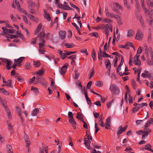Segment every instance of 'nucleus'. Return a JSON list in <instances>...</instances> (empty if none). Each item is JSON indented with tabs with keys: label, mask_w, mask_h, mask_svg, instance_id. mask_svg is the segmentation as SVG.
Segmentation results:
<instances>
[{
	"label": "nucleus",
	"mask_w": 153,
	"mask_h": 153,
	"mask_svg": "<svg viewBox=\"0 0 153 153\" xmlns=\"http://www.w3.org/2000/svg\"><path fill=\"white\" fill-rule=\"evenodd\" d=\"M143 35L142 31L140 29H138L135 36V39L137 40H140L143 39Z\"/></svg>",
	"instance_id": "nucleus-8"
},
{
	"label": "nucleus",
	"mask_w": 153,
	"mask_h": 153,
	"mask_svg": "<svg viewBox=\"0 0 153 153\" xmlns=\"http://www.w3.org/2000/svg\"><path fill=\"white\" fill-rule=\"evenodd\" d=\"M108 18H102V22L103 23H108Z\"/></svg>",
	"instance_id": "nucleus-57"
},
{
	"label": "nucleus",
	"mask_w": 153,
	"mask_h": 153,
	"mask_svg": "<svg viewBox=\"0 0 153 153\" xmlns=\"http://www.w3.org/2000/svg\"><path fill=\"white\" fill-rule=\"evenodd\" d=\"M0 102L1 103L3 106H4V108L6 111L7 112V115L9 117H10V111L8 109L7 107L5 106L4 102L3 100L1 98V96H0Z\"/></svg>",
	"instance_id": "nucleus-9"
},
{
	"label": "nucleus",
	"mask_w": 153,
	"mask_h": 153,
	"mask_svg": "<svg viewBox=\"0 0 153 153\" xmlns=\"http://www.w3.org/2000/svg\"><path fill=\"white\" fill-rule=\"evenodd\" d=\"M114 14L113 13L109 12H107L105 14L106 16L110 17H113Z\"/></svg>",
	"instance_id": "nucleus-51"
},
{
	"label": "nucleus",
	"mask_w": 153,
	"mask_h": 153,
	"mask_svg": "<svg viewBox=\"0 0 153 153\" xmlns=\"http://www.w3.org/2000/svg\"><path fill=\"white\" fill-rule=\"evenodd\" d=\"M134 34V30L130 29L127 32V36L128 37H130L133 36Z\"/></svg>",
	"instance_id": "nucleus-27"
},
{
	"label": "nucleus",
	"mask_w": 153,
	"mask_h": 153,
	"mask_svg": "<svg viewBox=\"0 0 153 153\" xmlns=\"http://www.w3.org/2000/svg\"><path fill=\"white\" fill-rule=\"evenodd\" d=\"M142 51V49L141 47L140 46L137 51V53L136 54V55L140 56V53Z\"/></svg>",
	"instance_id": "nucleus-50"
},
{
	"label": "nucleus",
	"mask_w": 153,
	"mask_h": 153,
	"mask_svg": "<svg viewBox=\"0 0 153 153\" xmlns=\"http://www.w3.org/2000/svg\"><path fill=\"white\" fill-rule=\"evenodd\" d=\"M138 18L139 19L141 24L142 25H143L144 24V21L142 18L141 16L139 15L138 17Z\"/></svg>",
	"instance_id": "nucleus-48"
},
{
	"label": "nucleus",
	"mask_w": 153,
	"mask_h": 153,
	"mask_svg": "<svg viewBox=\"0 0 153 153\" xmlns=\"http://www.w3.org/2000/svg\"><path fill=\"white\" fill-rule=\"evenodd\" d=\"M106 68L107 69H111V65L110 61L109 60L106 61L105 62Z\"/></svg>",
	"instance_id": "nucleus-29"
},
{
	"label": "nucleus",
	"mask_w": 153,
	"mask_h": 153,
	"mask_svg": "<svg viewBox=\"0 0 153 153\" xmlns=\"http://www.w3.org/2000/svg\"><path fill=\"white\" fill-rule=\"evenodd\" d=\"M45 34L44 32H41L40 33L39 36L40 37L39 39V42L38 44L39 47V52L40 53L44 54L45 51L44 50L43 47L45 45V42L43 39V38L45 37Z\"/></svg>",
	"instance_id": "nucleus-2"
},
{
	"label": "nucleus",
	"mask_w": 153,
	"mask_h": 153,
	"mask_svg": "<svg viewBox=\"0 0 153 153\" xmlns=\"http://www.w3.org/2000/svg\"><path fill=\"white\" fill-rule=\"evenodd\" d=\"M111 121L110 117H108L106 120L105 125L106 126L105 127L106 129H108L111 126Z\"/></svg>",
	"instance_id": "nucleus-20"
},
{
	"label": "nucleus",
	"mask_w": 153,
	"mask_h": 153,
	"mask_svg": "<svg viewBox=\"0 0 153 153\" xmlns=\"http://www.w3.org/2000/svg\"><path fill=\"white\" fill-rule=\"evenodd\" d=\"M18 9L20 13H23L26 15H27V13L23 8L20 7L18 8Z\"/></svg>",
	"instance_id": "nucleus-42"
},
{
	"label": "nucleus",
	"mask_w": 153,
	"mask_h": 153,
	"mask_svg": "<svg viewBox=\"0 0 153 153\" xmlns=\"http://www.w3.org/2000/svg\"><path fill=\"white\" fill-rule=\"evenodd\" d=\"M76 117L78 119L82 120L83 118V115L80 113H78L76 115Z\"/></svg>",
	"instance_id": "nucleus-41"
},
{
	"label": "nucleus",
	"mask_w": 153,
	"mask_h": 153,
	"mask_svg": "<svg viewBox=\"0 0 153 153\" xmlns=\"http://www.w3.org/2000/svg\"><path fill=\"white\" fill-rule=\"evenodd\" d=\"M16 79L18 80L20 82H22L24 81V79L20 76L16 77Z\"/></svg>",
	"instance_id": "nucleus-45"
},
{
	"label": "nucleus",
	"mask_w": 153,
	"mask_h": 153,
	"mask_svg": "<svg viewBox=\"0 0 153 153\" xmlns=\"http://www.w3.org/2000/svg\"><path fill=\"white\" fill-rule=\"evenodd\" d=\"M45 70L43 69H42L37 71L36 73V74L39 75H42L43 74Z\"/></svg>",
	"instance_id": "nucleus-32"
},
{
	"label": "nucleus",
	"mask_w": 153,
	"mask_h": 153,
	"mask_svg": "<svg viewBox=\"0 0 153 153\" xmlns=\"http://www.w3.org/2000/svg\"><path fill=\"white\" fill-rule=\"evenodd\" d=\"M64 45L68 48H71L74 47V45L73 43H66L64 44Z\"/></svg>",
	"instance_id": "nucleus-37"
},
{
	"label": "nucleus",
	"mask_w": 153,
	"mask_h": 153,
	"mask_svg": "<svg viewBox=\"0 0 153 153\" xmlns=\"http://www.w3.org/2000/svg\"><path fill=\"white\" fill-rule=\"evenodd\" d=\"M36 81L38 82L41 83L42 84H43V83L41 82V80H45V79L41 76H37L36 77Z\"/></svg>",
	"instance_id": "nucleus-25"
},
{
	"label": "nucleus",
	"mask_w": 153,
	"mask_h": 153,
	"mask_svg": "<svg viewBox=\"0 0 153 153\" xmlns=\"http://www.w3.org/2000/svg\"><path fill=\"white\" fill-rule=\"evenodd\" d=\"M24 57H19L18 59H14V64L12 65V68H15L16 66H20L22 65V63L23 60L24 59Z\"/></svg>",
	"instance_id": "nucleus-5"
},
{
	"label": "nucleus",
	"mask_w": 153,
	"mask_h": 153,
	"mask_svg": "<svg viewBox=\"0 0 153 153\" xmlns=\"http://www.w3.org/2000/svg\"><path fill=\"white\" fill-rule=\"evenodd\" d=\"M0 24H2V25L5 24L6 27H7L11 29L13 28V27L9 24V22L8 21L0 20Z\"/></svg>",
	"instance_id": "nucleus-13"
},
{
	"label": "nucleus",
	"mask_w": 153,
	"mask_h": 153,
	"mask_svg": "<svg viewBox=\"0 0 153 153\" xmlns=\"http://www.w3.org/2000/svg\"><path fill=\"white\" fill-rule=\"evenodd\" d=\"M2 29L3 30V33L4 34H6L7 33H15L16 31L13 29L10 30L7 29L5 27H2Z\"/></svg>",
	"instance_id": "nucleus-11"
},
{
	"label": "nucleus",
	"mask_w": 153,
	"mask_h": 153,
	"mask_svg": "<svg viewBox=\"0 0 153 153\" xmlns=\"http://www.w3.org/2000/svg\"><path fill=\"white\" fill-rule=\"evenodd\" d=\"M148 63L149 65H153V58H151L150 59L149 58H148Z\"/></svg>",
	"instance_id": "nucleus-46"
},
{
	"label": "nucleus",
	"mask_w": 153,
	"mask_h": 153,
	"mask_svg": "<svg viewBox=\"0 0 153 153\" xmlns=\"http://www.w3.org/2000/svg\"><path fill=\"white\" fill-rule=\"evenodd\" d=\"M67 55H68L67 54L66 52V53H63L60 56L61 57L62 59H64L67 56Z\"/></svg>",
	"instance_id": "nucleus-55"
},
{
	"label": "nucleus",
	"mask_w": 153,
	"mask_h": 153,
	"mask_svg": "<svg viewBox=\"0 0 153 153\" xmlns=\"http://www.w3.org/2000/svg\"><path fill=\"white\" fill-rule=\"evenodd\" d=\"M150 74L147 71H145L141 74V76L143 78L149 77L150 76Z\"/></svg>",
	"instance_id": "nucleus-24"
},
{
	"label": "nucleus",
	"mask_w": 153,
	"mask_h": 153,
	"mask_svg": "<svg viewBox=\"0 0 153 153\" xmlns=\"http://www.w3.org/2000/svg\"><path fill=\"white\" fill-rule=\"evenodd\" d=\"M128 101L129 103H132L133 102V100L130 95H129Z\"/></svg>",
	"instance_id": "nucleus-64"
},
{
	"label": "nucleus",
	"mask_w": 153,
	"mask_h": 153,
	"mask_svg": "<svg viewBox=\"0 0 153 153\" xmlns=\"http://www.w3.org/2000/svg\"><path fill=\"white\" fill-rule=\"evenodd\" d=\"M129 73H127L126 72H124L123 73H122V72H120L119 73V74L120 76H122L123 75H127L129 74Z\"/></svg>",
	"instance_id": "nucleus-59"
},
{
	"label": "nucleus",
	"mask_w": 153,
	"mask_h": 153,
	"mask_svg": "<svg viewBox=\"0 0 153 153\" xmlns=\"http://www.w3.org/2000/svg\"><path fill=\"white\" fill-rule=\"evenodd\" d=\"M68 115L69 116V117L70 118H73L74 115L73 114L72 112L69 111L68 113Z\"/></svg>",
	"instance_id": "nucleus-61"
},
{
	"label": "nucleus",
	"mask_w": 153,
	"mask_h": 153,
	"mask_svg": "<svg viewBox=\"0 0 153 153\" xmlns=\"http://www.w3.org/2000/svg\"><path fill=\"white\" fill-rule=\"evenodd\" d=\"M38 112V110L36 108L31 113V115L33 116H35L37 114Z\"/></svg>",
	"instance_id": "nucleus-43"
},
{
	"label": "nucleus",
	"mask_w": 153,
	"mask_h": 153,
	"mask_svg": "<svg viewBox=\"0 0 153 153\" xmlns=\"http://www.w3.org/2000/svg\"><path fill=\"white\" fill-rule=\"evenodd\" d=\"M30 90L36 94H37L39 93L38 88L33 86L31 87Z\"/></svg>",
	"instance_id": "nucleus-31"
},
{
	"label": "nucleus",
	"mask_w": 153,
	"mask_h": 153,
	"mask_svg": "<svg viewBox=\"0 0 153 153\" xmlns=\"http://www.w3.org/2000/svg\"><path fill=\"white\" fill-rule=\"evenodd\" d=\"M10 18L11 19L14 21L16 22L17 21V19L15 18V17L12 14H11L10 16Z\"/></svg>",
	"instance_id": "nucleus-53"
},
{
	"label": "nucleus",
	"mask_w": 153,
	"mask_h": 153,
	"mask_svg": "<svg viewBox=\"0 0 153 153\" xmlns=\"http://www.w3.org/2000/svg\"><path fill=\"white\" fill-rule=\"evenodd\" d=\"M2 93H3V94L6 96H8L10 95V93L8 91L5 90L4 89Z\"/></svg>",
	"instance_id": "nucleus-52"
},
{
	"label": "nucleus",
	"mask_w": 153,
	"mask_h": 153,
	"mask_svg": "<svg viewBox=\"0 0 153 153\" xmlns=\"http://www.w3.org/2000/svg\"><path fill=\"white\" fill-rule=\"evenodd\" d=\"M0 59H1L2 62L4 65V64H7V69L9 70H10L11 67L10 66L11 65V61L10 60L4 58H0Z\"/></svg>",
	"instance_id": "nucleus-7"
},
{
	"label": "nucleus",
	"mask_w": 153,
	"mask_h": 153,
	"mask_svg": "<svg viewBox=\"0 0 153 153\" xmlns=\"http://www.w3.org/2000/svg\"><path fill=\"white\" fill-rule=\"evenodd\" d=\"M59 34L60 37L62 39H65L66 36V33L65 31H60L59 32Z\"/></svg>",
	"instance_id": "nucleus-19"
},
{
	"label": "nucleus",
	"mask_w": 153,
	"mask_h": 153,
	"mask_svg": "<svg viewBox=\"0 0 153 153\" xmlns=\"http://www.w3.org/2000/svg\"><path fill=\"white\" fill-rule=\"evenodd\" d=\"M141 6L145 13L146 15H149V17L147 19V22L149 24L153 27V19L151 15L153 13V10L152 9H147L145 7V4L144 0H140Z\"/></svg>",
	"instance_id": "nucleus-1"
},
{
	"label": "nucleus",
	"mask_w": 153,
	"mask_h": 153,
	"mask_svg": "<svg viewBox=\"0 0 153 153\" xmlns=\"http://www.w3.org/2000/svg\"><path fill=\"white\" fill-rule=\"evenodd\" d=\"M105 28H104L105 32V34L106 36L107 39L108 38V36L109 35L110 32H111L112 31V27L111 25L106 24Z\"/></svg>",
	"instance_id": "nucleus-6"
},
{
	"label": "nucleus",
	"mask_w": 153,
	"mask_h": 153,
	"mask_svg": "<svg viewBox=\"0 0 153 153\" xmlns=\"http://www.w3.org/2000/svg\"><path fill=\"white\" fill-rule=\"evenodd\" d=\"M44 16L45 18L47 19L48 21H50L51 20V19L49 14L46 12V11L45 10H44Z\"/></svg>",
	"instance_id": "nucleus-26"
},
{
	"label": "nucleus",
	"mask_w": 153,
	"mask_h": 153,
	"mask_svg": "<svg viewBox=\"0 0 153 153\" xmlns=\"http://www.w3.org/2000/svg\"><path fill=\"white\" fill-rule=\"evenodd\" d=\"M114 5L116 7H117V9L121 10L122 9L121 6L118 3L116 2H113L112 4H111V6L112 8H113L114 7Z\"/></svg>",
	"instance_id": "nucleus-23"
},
{
	"label": "nucleus",
	"mask_w": 153,
	"mask_h": 153,
	"mask_svg": "<svg viewBox=\"0 0 153 153\" xmlns=\"http://www.w3.org/2000/svg\"><path fill=\"white\" fill-rule=\"evenodd\" d=\"M91 143V141L88 140H87V138H85L84 145L88 149H91V147L90 146Z\"/></svg>",
	"instance_id": "nucleus-15"
},
{
	"label": "nucleus",
	"mask_w": 153,
	"mask_h": 153,
	"mask_svg": "<svg viewBox=\"0 0 153 153\" xmlns=\"http://www.w3.org/2000/svg\"><path fill=\"white\" fill-rule=\"evenodd\" d=\"M150 131L151 130L149 129H145L144 131L143 132V134L142 136V139H145V138L147 137L149 133H150Z\"/></svg>",
	"instance_id": "nucleus-16"
},
{
	"label": "nucleus",
	"mask_w": 153,
	"mask_h": 153,
	"mask_svg": "<svg viewBox=\"0 0 153 153\" xmlns=\"http://www.w3.org/2000/svg\"><path fill=\"white\" fill-rule=\"evenodd\" d=\"M114 100L112 99L111 101L107 103L106 105L108 108H110L111 107L114 102Z\"/></svg>",
	"instance_id": "nucleus-34"
},
{
	"label": "nucleus",
	"mask_w": 153,
	"mask_h": 153,
	"mask_svg": "<svg viewBox=\"0 0 153 153\" xmlns=\"http://www.w3.org/2000/svg\"><path fill=\"white\" fill-rule=\"evenodd\" d=\"M96 85L97 86L100 87L103 85V83L102 81H97L96 82Z\"/></svg>",
	"instance_id": "nucleus-39"
},
{
	"label": "nucleus",
	"mask_w": 153,
	"mask_h": 153,
	"mask_svg": "<svg viewBox=\"0 0 153 153\" xmlns=\"http://www.w3.org/2000/svg\"><path fill=\"white\" fill-rule=\"evenodd\" d=\"M68 58L71 60L75 59L76 58V56L75 55L70 56L68 57Z\"/></svg>",
	"instance_id": "nucleus-58"
},
{
	"label": "nucleus",
	"mask_w": 153,
	"mask_h": 153,
	"mask_svg": "<svg viewBox=\"0 0 153 153\" xmlns=\"http://www.w3.org/2000/svg\"><path fill=\"white\" fill-rule=\"evenodd\" d=\"M109 90L112 94L114 95H117L120 93L119 88L114 84H111L109 87Z\"/></svg>",
	"instance_id": "nucleus-4"
},
{
	"label": "nucleus",
	"mask_w": 153,
	"mask_h": 153,
	"mask_svg": "<svg viewBox=\"0 0 153 153\" xmlns=\"http://www.w3.org/2000/svg\"><path fill=\"white\" fill-rule=\"evenodd\" d=\"M139 56H138L135 55L133 59L134 64L139 66H140L141 65L140 61L139 59Z\"/></svg>",
	"instance_id": "nucleus-10"
},
{
	"label": "nucleus",
	"mask_w": 153,
	"mask_h": 153,
	"mask_svg": "<svg viewBox=\"0 0 153 153\" xmlns=\"http://www.w3.org/2000/svg\"><path fill=\"white\" fill-rule=\"evenodd\" d=\"M113 17L115 18L117 20H120L121 19V18L119 15L116 14H114Z\"/></svg>",
	"instance_id": "nucleus-56"
},
{
	"label": "nucleus",
	"mask_w": 153,
	"mask_h": 153,
	"mask_svg": "<svg viewBox=\"0 0 153 153\" xmlns=\"http://www.w3.org/2000/svg\"><path fill=\"white\" fill-rule=\"evenodd\" d=\"M128 127V126H126L124 128L121 126H120L117 129V135L121 134L122 132L125 130Z\"/></svg>",
	"instance_id": "nucleus-12"
},
{
	"label": "nucleus",
	"mask_w": 153,
	"mask_h": 153,
	"mask_svg": "<svg viewBox=\"0 0 153 153\" xmlns=\"http://www.w3.org/2000/svg\"><path fill=\"white\" fill-rule=\"evenodd\" d=\"M144 48L145 50V53L146 57L148 58L150 56L151 58H153V52L152 49L150 48H148L146 44H144Z\"/></svg>",
	"instance_id": "nucleus-3"
},
{
	"label": "nucleus",
	"mask_w": 153,
	"mask_h": 153,
	"mask_svg": "<svg viewBox=\"0 0 153 153\" xmlns=\"http://www.w3.org/2000/svg\"><path fill=\"white\" fill-rule=\"evenodd\" d=\"M39 7V4L38 3L36 4V6L35 9H33L32 8V7L30 6H29L28 8L29 9V12L30 13L34 14L35 13L36 11H37Z\"/></svg>",
	"instance_id": "nucleus-14"
},
{
	"label": "nucleus",
	"mask_w": 153,
	"mask_h": 153,
	"mask_svg": "<svg viewBox=\"0 0 153 153\" xmlns=\"http://www.w3.org/2000/svg\"><path fill=\"white\" fill-rule=\"evenodd\" d=\"M90 34L91 35L93 36H94L96 37H98V35L97 33L96 32L92 33H90Z\"/></svg>",
	"instance_id": "nucleus-63"
},
{
	"label": "nucleus",
	"mask_w": 153,
	"mask_h": 153,
	"mask_svg": "<svg viewBox=\"0 0 153 153\" xmlns=\"http://www.w3.org/2000/svg\"><path fill=\"white\" fill-rule=\"evenodd\" d=\"M126 94H128V95H130V90L128 87L127 85L126 86Z\"/></svg>",
	"instance_id": "nucleus-54"
},
{
	"label": "nucleus",
	"mask_w": 153,
	"mask_h": 153,
	"mask_svg": "<svg viewBox=\"0 0 153 153\" xmlns=\"http://www.w3.org/2000/svg\"><path fill=\"white\" fill-rule=\"evenodd\" d=\"M68 64H66L64 65H63L62 69L60 71V73L61 74H64L67 71V68L68 67Z\"/></svg>",
	"instance_id": "nucleus-17"
},
{
	"label": "nucleus",
	"mask_w": 153,
	"mask_h": 153,
	"mask_svg": "<svg viewBox=\"0 0 153 153\" xmlns=\"http://www.w3.org/2000/svg\"><path fill=\"white\" fill-rule=\"evenodd\" d=\"M59 7L62 9L64 10H70L72 9L69 5H59Z\"/></svg>",
	"instance_id": "nucleus-18"
},
{
	"label": "nucleus",
	"mask_w": 153,
	"mask_h": 153,
	"mask_svg": "<svg viewBox=\"0 0 153 153\" xmlns=\"http://www.w3.org/2000/svg\"><path fill=\"white\" fill-rule=\"evenodd\" d=\"M69 122L72 125V126L74 129H75L76 128V123L74 118H70L69 120Z\"/></svg>",
	"instance_id": "nucleus-21"
},
{
	"label": "nucleus",
	"mask_w": 153,
	"mask_h": 153,
	"mask_svg": "<svg viewBox=\"0 0 153 153\" xmlns=\"http://www.w3.org/2000/svg\"><path fill=\"white\" fill-rule=\"evenodd\" d=\"M152 124L151 118H150L149 120L147 121L146 122L144 126L145 127H148L149 126V124Z\"/></svg>",
	"instance_id": "nucleus-40"
},
{
	"label": "nucleus",
	"mask_w": 153,
	"mask_h": 153,
	"mask_svg": "<svg viewBox=\"0 0 153 153\" xmlns=\"http://www.w3.org/2000/svg\"><path fill=\"white\" fill-rule=\"evenodd\" d=\"M24 139L26 141V143L27 144V146H28V145L30 144V142L29 140H28V136L27 134H25L24 136Z\"/></svg>",
	"instance_id": "nucleus-33"
},
{
	"label": "nucleus",
	"mask_w": 153,
	"mask_h": 153,
	"mask_svg": "<svg viewBox=\"0 0 153 153\" xmlns=\"http://www.w3.org/2000/svg\"><path fill=\"white\" fill-rule=\"evenodd\" d=\"M148 6L152 7L153 6V0H146Z\"/></svg>",
	"instance_id": "nucleus-38"
},
{
	"label": "nucleus",
	"mask_w": 153,
	"mask_h": 153,
	"mask_svg": "<svg viewBox=\"0 0 153 153\" xmlns=\"http://www.w3.org/2000/svg\"><path fill=\"white\" fill-rule=\"evenodd\" d=\"M42 27V25L41 23L39 24L36 29L35 30L34 33L35 34H37L40 31H41Z\"/></svg>",
	"instance_id": "nucleus-22"
},
{
	"label": "nucleus",
	"mask_w": 153,
	"mask_h": 153,
	"mask_svg": "<svg viewBox=\"0 0 153 153\" xmlns=\"http://www.w3.org/2000/svg\"><path fill=\"white\" fill-rule=\"evenodd\" d=\"M80 74L79 72L76 71L75 72L74 74L73 75V77L74 79H77L79 76Z\"/></svg>",
	"instance_id": "nucleus-35"
},
{
	"label": "nucleus",
	"mask_w": 153,
	"mask_h": 153,
	"mask_svg": "<svg viewBox=\"0 0 153 153\" xmlns=\"http://www.w3.org/2000/svg\"><path fill=\"white\" fill-rule=\"evenodd\" d=\"M41 65V63L38 61H33V65L35 67H39Z\"/></svg>",
	"instance_id": "nucleus-28"
},
{
	"label": "nucleus",
	"mask_w": 153,
	"mask_h": 153,
	"mask_svg": "<svg viewBox=\"0 0 153 153\" xmlns=\"http://www.w3.org/2000/svg\"><path fill=\"white\" fill-rule=\"evenodd\" d=\"M105 26H106L105 25L102 24H100L98 25L96 27H95L94 28L97 30L104 29V28H105Z\"/></svg>",
	"instance_id": "nucleus-30"
},
{
	"label": "nucleus",
	"mask_w": 153,
	"mask_h": 153,
	"mask_svg": "<svg viewBox=\"0 0 153 153\" xmlns=\"http://www.w3.org/2000/svg\"><path fill=\"white\" fill-rule=\"evenodd\" d=\"M95 52L94 49L92 51L91 53V56L94 60H95Z\"/></svg>",
	"instance_id": "nucleus-49"
},
{
	"label": "nucleus",
	"mask_w": 153,
	"mask_h": 153,
	"mask_svg": "<svg viewBox=\"0 0 153 153\" xmlns=\"http://www.w3.org/2000/svg\"><path fill=\"white\" fill-rule=\"evenodd\" d=\"M151 146L149 144H148L145 146V147L143 148V149L148 151H151Z\"/></svg>",
	"instance_id": "nucleus-36"
},
{
	"label": "nucleus",
	"mask_w": 153,
	"mask_h": 153,
	"mask_svg": "<svg viewBox=\"0 0 153 153\" xmlns=\"http://www.w3.org/2000/svg\"><path fill=\"white\" fill-rule=\"evenodd\" d=\"M30 67V64L29 62H27L25 65V68L27 69H29Z\"/></svg>",
	"instance_id": "nucleus-47"
},
{
	"label": "nucleus",
	"mask_w": 153,
	"mask_h": 153,
	"mask_svg": "<svg viewBox=\"0 0 153 153\" xmlns=\"http://www.w3.org/2000/svg\"><path fill=\"white\" fill-rule=\"evenodd\" d=\"M102 18L97 17L95 19V21L97 23H98L100 21H101V22L102 21Z\"/></svg>",
	"instance_id": "nucleus-60"
},
{
	"label": "nucleus",
	"mask_w": 153,
	"mask_h": 153,
	"mask_svg": "<svg viewBox=\"0 0 153 153\" xmlns=\"http://www.w3.org/2000/svg\"><path fill=\"white\" fill-rule=\"evenodd\" d=\"M13 1L16 4L17 7L18 9L20 7L19 2L18 1H17L16 0H13Z\"/></svg>",
	"instance_id": "nucleus-62"
},
{
	"label": "nucleus",
	"mask_w": 153,
	"mask_h": 153,
	"mask_svg": "<svg viewBox=\"0 0 153 153\" xmlns=\"http://www.w3.org/2000/svg\"><path fill=\"white\" fill-rule=\"evenodd\" d=\"M94 75V68H92L90 72V76L89 79L91 78Z\"/></svg>",
	"instance_id": "nucleus-44"
}]
</instances>
